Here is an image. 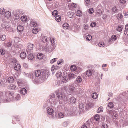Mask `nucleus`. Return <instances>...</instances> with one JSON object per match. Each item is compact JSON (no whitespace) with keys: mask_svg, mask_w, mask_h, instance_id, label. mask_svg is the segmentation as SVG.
<instances>
[{"mask_svg":"<svg viewBox=\"0 0 128 128\" xmlns=\"http://www.w3.org/2000/svg\"><path fill=\"white\" fill-rule=\"evenodd\" d=\"M34 78H33V82L36 84L38 82H42L45 80L47 74L45 72H42L39 70H36L34 73Z\"/></svg>","mask_w":128,"mask_h":128,"instance_id":"obj_1","label":"nucleus"},{"mask_svg":"<svg viewBox=\"0 0 128 128\" xmlns=\"http://www.w3.org/2000/svg\"><path fill=\"white\" fill-rule=\"evenodd\" d=\"M57 102L56 98L54 93L51 94L50 95L49 98L46 100L43 106V108L47 110L49 107L54 106Z\"/></svg>","mask_w":128,"mask_h":128,"instance_id":"obj_2","label":"nucleus"},{"mask_svg":"<svg viewBox=\"0 0 128 128\" xmlns=\"http://www.w3.org/2000/svg\"><path fill=\"white\" fill-rule=\"evenodd\" d=\"M6 95L1 96L0 97V102H8L13 101L14 99L12 98L11 92L8 91H5Z\"/></svg>","mask_w":128,"mask_h":128,"instance_id":"obj_3","label":"nucleus"},{"mask_svg":"<svg viewBox=\"0 0 128 128\" xmlns=\"http://www.w3.org/2000/svg\"><path fill=\"white\" fill-rule=\"evenodd\" d=\"M128 99V90L123 92L116 96V99L120 104H123L125 99Z\"/></svg>","mask_w":128,"mask_h":128,"instance_id":"obj_4","label":"nucleus"},{"mask_svg":"<svg viewBox=\"0 0 128 128\" xmlns=\"http://www.w3.org/2000/svg\"><path fill=\"white\" fill-rule=\"evenodd\" d=\"M55 93L56 96L55 95V94H54L57 100V98H58L59 103H64V100L63 98L61 92L60 90V89L57 90L55 92ZM54 94H55L54 93ZM57 101L58 100H57Z\"/></svg>","mask_w":128,"mask_h":128,"instance_id":"obj_5","label":"nucleus"},{"mask_svg":"<svg viewBox=\"0 0 128 128\" xmlns=\"http://www.w3.org/2000/svg\"><path fill=\"white\" fill-rule=\"evenodd\" d=\"M47 45L46 48H44V50L48 53H50L54 50L56 47V44H52L49 47H47Z\"/></svg>","mask_w":128,"mask_h":128,"instance_id":"obj_6","label":"nucleus"},{"mask_svg":"<svg viewBox=\"0 0 128 128\" xmlns=\"http://www.w3.org/2000/svg\"><path fill=\"white\" fill-rule=\"evenodd\" d=\"M102 8V7L101 6L98 5L96 9V14L98 16H100L102 14L103 11Z\"/></svg>","mask_w":128,"mask_h":128,"instance_id":"obj_7","label":"nucleus"},{"mask_svg":"<svg viewBox=\"0 0 128 128\" xmlns=\"http://www.w3.org/2000/svg\"><path fill=\"white\" fill-rule=\"evenodd\" d=\"M10 25L8 23L6 22H5L2 23L1 24V26L3 28L5 29L6 30H9Z\"/></svg>","mask_w":128,"mask_h":128,"instance_id":"obj_8","label":"nucleus"},{"mask_svg":"<svg viewBox=\"0 0 128 128\" xmlns=\"http://www.w3.org/2000/svg\"><path fill=\"white\" fill-rule=\"evenodd\" d=\"M114 104L112 102H109L107 106L106 107V109L108 110V112L109 113H111L112 110L110 109H112L114 107Z\"/></svg>","mask_w":128,"mask_h":128,"instance_id":"obj_9","label":"nucleus"},{"mask_svg":"<svg viewBox=\"0 0 128 128\" xmlns=\"http://www.w3.org/2000/svg\"><path fill=\"white\" fill-rule=\"evenodd\" d=\"M7 80L4 78L2 79H0V86L2 87L6 86L7 84Z\"/></svg>","mask_w":128,"mask_h":128,"instance_id":"obj_10","label":"nucleus"},{"mask_svg":"<svg viewBox=\"0 0 128 128\" xmlns=\"http://www.w3.org/2000/svg\"><path fill=\"white\" fill-rule=\"evenodd\" d=\"M66 72H61L60 71H58L56 73V76L57 78L60 79L62 78V77L64 76V74H65Z\"/></svg>","mask_w":128,"mask_h":128,"instance_id":"obj_11","label":"nucleus"},{"mask_svg":"<svg viewBox=\"0 0 128 128\" xmlns=\"http://www.w3.org/2000/svg\"><path fill=\"white\" fill-rule=\"evenodd\" d=\"M30 25L31 27H36L38 26V24L36 22L35 20L31 19L30 20Z\"/></svg>","mask_w":128,"mask_h":128,"instance_id":"obj_12","label":"nucleus"},{"mask_svg":"<svg viewBox=\"0 0 128 128\" xmlns=\"http://www.w3.org/2000/svg\"><path fill=\"white\" fill-rule=\"evenodd\" d=\"M64 103H60L59 104L57 107L56 108V109L57 111L58 112L60 111H62L63 108H64Z\"/></svg>","mask_w":128,"mask_h":128,"instance_id":"obj_13","label":"nucleus"},{"mask_svg":"<svg viewBox=\"0 0 128 128\" xmlns=\"http://www.w3.org/2000/svg\"><path fill=\"white\" fill-rule=\"evenodd\" d=\"M73 113L74 116L78 115H80V113L82 112L78 108H74L73 109Z\"/></svg>","mask_w":128,"mask_h":128,"instance_id":"obj_14","label":"nucleus"},{"mask_svg":"<svg viewBox=\"0 0 128 128\" xmlns=\"http://www.w3.org/2000/svg\"><path fill=\"white\" fill-rule=\"evenodd\" d=\"M8 89L11 90H14L18 89V87L15 85L12 84L9 85L8 87Z\"/></svg>","mask_w":128,"mask_h":128,"instance_id":"obj_15","label":"nucleus"},{"mask_svg":"<svg viewBox=\"0 0 128 128\" xmlns=\"http://www.w3.org/2000/svg\"><path fill=\"white\" fill-rule=\"evenodd\" d=\"M69 88L68 91L70 93H72L74 92L75 89V87L74 86V85H70L68 87Z\"/></svg>","mask_w":128,"mask_h":128,"instance_id":"obj_16","label":"nucleus"},{"mask_svg":"<svg viewBox=\"0 0 128 128\" xmlns=\"http://www.w3.org/2000/svg\"><path fill=\"white\" fill-rule=\"evenodd\" d=\"M68 75L69 77L68 78L69 80L75 78L76 77V74H74L71 72L68 73Z\"/></svg>","mask_w":128,"mask_h":128,"instance_id":"obj_17","label":"nucleus"},{"mask_svg":"<svg viewBox=\"0 0 128 128\" xmlns=\"http://www.w3.org/2000/svg\"><path fill=\"white\" fill-rule=\"evenodd\" d=\"M11 94L12 95V98H14V100H14H16V101L18 100H20L21 98V97L20 94H17L15 98H14V94L13 93L11 92Z\"/></svg>","mask_w":128,"mask_h":128,"instance_id":"obj_18","label":"nucleus"},{"mask_svg":"<svg viewBox=\"0 0 128 128\" xmlns=\"http://www.w3.org/2000/svg\"><path fill=\"white\" fill-rule=\"evenodd\" d=\"M67 75V73H66L64 74V76L62 77V78L61 79L63 81V83H66V82L68 81L69 80V78H68L67 77H66Z\"/></svg>","mask_w":128,"mask_h":128,"instance_id":"obj_19","label":"nucleus"},{"mask_svg":"<svg viewBox=\"0 0 128 128\" xmlns=\"http://www.w3.org/2000/svg\"><path fill=\"white\" fill-rule=\"evenodd\" d=\"M14 69L18 71L20 70L21 66L20 64H15L14 66Z\"/></svg>","mask_w":128,"mask_h":128,"instance_id":"obj_20","label":"nucleus"},{"mask_svg":"<svg viewBox=\"0 0 128 128\" xmlns=\"http://www.w3.org/2000/svg\"><path fill=\"white\" fill-rule=\"evenodd\" d=\"M82 80V78L80 76H78L76 78V80L74 82V83L75 84H77L78 83H80Z\"/></svg>","mask_w":128,"mask_h":128,"instance_id":"obj_21","label":"nucleus"},{"mask_svg":"<svg viewBox=\"0 0 128 128\" xmlns=\"http://www.w3.org/2000/svg\"><path fill=\"white\" fill-rule=\"evenodd\" d=\"M66 116L64 112H60L58 113V117L60 118H62Z\"/></svg>","mask_w":128,"mask_h":128,"instance_id":"obj_22","label":"nucleus"},{"mask_svg":"<svg viewBox=\"0 0 128 128\" xmlns=\"http://www.w3.org/2000/svg\"><path fill=\"white\" fill-rule=\"evenodd\" d=\"M24 74H25L28 77V78H30L32 80V81L33 82V78H34V75L33 74L32 75H31L29 74L26 73L25 72H23Z\"/></svg>","mask_w":128,"mask_h":128,"instance_id":"obj_23","label":"nucleus"},{"mask_svg":"<svg viewBox=\"0 0 128 128\" xmlns=\"http://www.w3.org/2000/svg\"><path fill=\"white\" fill-rule=\"evenodd\" d=\"M48 38L47 36H42V41L44 42L45 43L46 42V44H47L48 42Z\"/></svg>","mask_w":128,"mask_h":128,"instance_id":"obj_24","label":"nucleus"},{"mask_svg":"<svg viewBox=\"0 0 128 128\" xmlns=\"http://www.w3.org/2000/svg\"><path fill=\"white\" fill-rule=\"evenodd\" d=\"M34 47V45L33 44L30 43H29L28 44L27 48L28 50H33Z\"/></svg>","mask_w":128,"mask_h":128,"instance_id":"obj_25","label":"nucleus"},{"mask_svg":"<svg viewBox=\"0 0 128 128\" xmlns=\"http://www.w3.org/2000/svg\"><path fill=\"white\" fill-rule=\"evenodd\" d=\"M63 83V81L62 80L60 79V80L57 81L55 82L54 86H58Z\"/></svg>","mask_w":128,"mask_h":128,"instance_id":"obj_26","label":"nucleus"},{"mask_svg":"<svg viewBox=\"0 0 128 128\" xmlns=\"http://www.w3.org/2000/svg\"><path fill=\"white\" fill-rule=\"evenodd\" d=\"M69 102L72 104H75L76 102V99L73 97L70 98L69 99Z\"/></svg>","mask_w":128,"mask_h":128,"instance_id":"obj_27","label":"nucleus"},{"mask_svg":"<svg viewBox=\"0 0 128 128\" xmlns=\"http://www.w3.org/2000/svg\"><path fill=\"white\" fill-rule=\"evenodd\" d=\"M46 112L49 115H52L54 113V110L53 109L51 108H50L47 109Z\"/></svg>","mask_w":128,"mask_h":128,"instance_id":"obj_28","label":"nucleus"},{"mask_svg":"<svg viewBox=\"0 0 128 128\" xmlns=\"http://www.w3.org/2000/svg\"><path fill=\"white\" fill-rule=\"evenodd\" d=\"M24 30V27L23 26L20 25L18 26L17 27V30L18 32H22Z\"/></svg>","mask_w":128,"mask_h":128,"instance_id":"obj_29","label":"nucleus"},{"mask_svg":"<svg viewBox=\"0 0 128 128\" xmlns=\"http://www.w3.org/2000/svg\"><path fill=\"white\" fill-rule=\"evenodd\" d=\"M92 71L93 70H87L86 72V74L88 76H90L92 74Z\"/></svg>","mask_w":128,"mask_h":128,"instance_id":"obj_30","label":"nucleus"},{"mask_svg":"<svg viewBox=\"0 0 128 128\" xmlns=\"http://www.w3.org/2000/svg\"><path fill=\"white\" fill-rule=\"evenodd\" d=\"M20 56L22 59H25L26 56V53L24 52H21L20 54Z\"/></svg>","mask_w":128,"mask_h":128,"instance_id":"obj_31","label":"nucleus"},{"mask_svg":"<svg viewBox=\"0 0 128 128\" xmlns=\"http://www.w3.org/2000/svg\"><path fill=\"white\" fill-rule=\"evenodd\" d=\"M14 78L12 76H10L8 78L7 81L10 83H12L14 82Z\"/></svg>","mask_w":128,"mask_h":128,"instance_id":"obj_32","label":"nucleus"},{"mask_svg":"<svg viewBox=\"0 0 128 128\" xmlns=\"http://www.w3.org/2000/svg\"><path fill=\"white\" fill-rule=\"evenodd\" d=\"M84 104L83 103H80L79 105V108H78L82 111H83L84 110Z\"/></svg>","mask_w":128,"mask_h":128,"instance_id":"obj_33","label":"nucleus"},{"mask_svg":"<svg viewBox=\"0 0 128 128\" xmlns=\"http://www.w3.org/2000/svg\"><path fill=\"white\" fill-rule=\"evenodd\" d=\"M20 93L22 94L25 95L27 93V90L24 88H23L21 89Z\"/></svg>","mask_w":128,"mask_h":128,"instance_id":"obj_34","label":"nucleus"},{"mask_svg":"<svg viewBox=\"0 0 128 128\" xmlns=\"http://www.w3.org/2000/svg\"><path fill=\"white\" fill-rule=\"evenodd\" d=\"M5 16L7 18H8L10 17L11 15L10 12L9 11L5 13Z\"/></svg>","mask_w":128,"mask_h":128,"instance_id":"obj_35","label":"nucleus"},{"mask_svg":"<svg viewBox=\"0 0 128 128\" xmlns=\"http://www.w3.org/2000/svg\"><path fill=\"white\" fill-rule=\"evenodd\" d=\"M86 40L87 41H89L92 39V36L90 34H88L86 36Z\"/></svg>","mask_w":128,"mask_h":128,"instance_id":"obj_36","label":"nucleus"},{"mask_svg":"<svg viewBox=\"0 0 128 128\" xmlns=\"http://www.w3.org/2000/svg\"><path fill=\"white\" fill-rule=\"evenodd\" d=\"M74 13L72 12H70L67 13V14L69 18H72L73 17Z\"/></svg>","mask_w":128,"mask_h":128,"instance_id":"obj_37","label":"nucleus"},{"mask_svg":"<svg viewBox=\"0 0 128 128\" xmlns=\"http://www.w3.org/2000/svg\"><path fill=\"white\" fill-rule=\"evenodd\" d=\"M67 113L68 114V115L69 116H74L73 113V109L71 111H70L69 110L67 111Z\"/></svg>","mask_w":128,"mask_h":128,"instance_id":"obj_38","label":"nucleus"},{"mask_svg":"<svg viewBox=\"0 0 128 128\" xmlns=\"http://www.w3.org/2000/svg\"><path fill=\"white\" fill-rule=\"evenodd\" d=\"M20 20L22 22H24L27 21V18L26 16H24L21 17Z\"/></svg>","mask_w":128,"mask_h":128,"instance_id":"obj_39","label":"nucleus"},{"mask_svg":"<svg viewBox=\"0 0 128 128\" xmlns=\"http://www.w3.org/2000/svg\"><path fill=\"white\" fill-rule=\"evenodd\" d=\"M34 58V56L32 54L30 53L29 54H28V58L30 60H32Z\"/></svg>","mask_w":128,"mask_h":128,"instance_id":"obj_40","label":"nucleus"},{"mask_svg":"<svg viewBox=\"0 0 128 128\" xmlns=\"http://www.w3.org/2000/svg\"><path fill=\"white\" fill-rule=\"evenodd\" d=\"M38 28L36 27H34L33 28L32 30V32L34 34H37L38 32Z\"/></svg>","mask_w":128,"mask_h":128,"instance_id":"obj_41","label":"nucleus"},{"mask_svg":"<svg viewBox=\"0 0 128 128\" xmlns=\"http://www.w3.org/2000/svg\"><path fill=\"white\" fill-rule=\"evenodd\" d=\"M37 57L38 59H41L43 57V55L41 53H39L37 55Z\"/></svg>","mask_w":128,"mask_h":128,"instance_id":"obj_42","label":"nucleus"},{"mask_svg":"<svg viewBox=\"0 0 128 128\" xmlns=\"http://www.w3.org/2000/svg\"><path fill=\"white\" fill-rule=\"evenodd\" d=\"M92 97L94 99H96L98 97V94L96 92H94L92 94Z\"/></svg>","mask_w":128,"mask_h":128,"instance_id":"obj_43","label":"nucleus"},{"mask_svg":"<svg viewBox=\"0 0 128 128\" xmlns=\"http://www.w3.org/2000/svg\"><path fill=\"white\" fill-rule=\"evenodd\" d=\"M55 18V20L58 22H59L61 20V17L59 15L56 16Z\"/></svg>","mask_w":128,"mask_h":128,"instance_id":"obj_44","label":"nucleus"},{"mask_svg":"<svg viewBox=\"0 0 128 128\" xmlns=\"http://www.w3.org/2000/svg\"><path fill=\"white\" fill-rule=\"evenodd\" d=\"M76 16L80 17L82 16V12L80 10H78L76 12Z\"/></svg>","mask_w":128,"mask_h":128,"instance_id":"obj_45","label":"nucleus"},{"mask_svg":"<svg viewBox=\"0 0 128 128\" xmlns=\"http://www.w3.org/2000/svg\"><path fill=\"white\" fill-rule=\"evenodd\" d=\"M70 122L68 120L66 121L63 122V126H64L66 127L68 125Z\"/></svg>","mask_w":128,"mask_h":128,"instance_id":"obj_46","label":"nucleus"},{"mask_svg":"<svg viewBox=\"0 0 128 128\" xmlns=\"http://www.w3.org/2000/svg\"><path fill=\"white\" fill-rule=\"evenodd\" d=\"M103 110V108L102 106H100L99 107L97 110V112L98 113H99L100 112H102Z\"/></svg>","mask_w":128,"mask_h":128,"instance_id":"obj_47","label":"nucleus"},{"mask_svg":"<svg viewBox=\"0 0 128 128\" xmlns=\"http://www.w3.org/2000/svg\"><path fill=\"white\" fill-rule=\"evenodd\" d=\"M69 25L66 23H64L63 24L62 26L64 29H67Z\"/></svg>","mask_w":128,"mask_h":128,"instance_id":"obj_48","label":"nucleus"},{"mask_svg":"<svg viewBox=\"0 0 128 128\" xmlns=\"http://www.w3.org/2000/svg\"><path fill=\"white\" fill-rule=\"evenodd\" d=\"M94 118L96 121H98L100 120V115L98 114H96L94 116Z\"/></svg>","mask_w":128,"mask_h":128,"instance_id":"obj_49","label":"nucleus"},{"mask_svg":"<svg viewBox=\"0 0 128 128\" xmlns=\"http://www.w3.org/2000/svg\"><path fill=\"white\" fill-rule=\"evenodd\" d=\"M58 12L56 10H54L52 12V15L53 16H56L58 15Z\"/></svg>","mask_w":128,"mask_h":128,"instance_id":"obj_50","label":"nucleus"},{"mask_svg":"<svg viewBox=\"0 0 128 128\" xmlns=\"http://www.w3.org/2000/svg\"><path fill=\"white\" fill-rule=\"evenodd\" d=\"M49 40L52 44H56L54 41V38H52V37L50 38Z\"/></svg>","mask_w":128,"mask_h":128,"instance_id":"obj_51","label":"nucleus"},{"mask_svg":"<svg viewBox=\"0 0 128 128\" xmlns=\"http://www.w3.org/2000/svg\"><path fill=\"white\" fill-rule=\"evenodd\" d=\"M6 37L5 35L4 34L0 36V38L2 41H4L6 38Z\"/></svg>","mask_w":128,"mask_h":128,"instance_id":"obj_52","label":"nucleus"},{"mask_svg":"<svg viewBox=\"0 0 128 128\" xmlns=\"http://www.w3.org/2000/svg\"><path fill=\"white\" fill-rule=\"evenodd\" d=\"M5 10L4 9L2 8H0V14H3L5 13Z\"/></svg>","mask_w":128,"mask_h":128,"instance_id":"obj_53","label":"nucleus"},{"mask_svg":"<svg viewBox=\"0 0 128 128\" xmlns=\"http://www.w3.org/2000/svg\"><path fill=\"white\" fill-rule=\"evenodd\" d=\"M112 11L114 13H116L118 12V10L117 9L116 6L113 7L112 9Z\"/></svg>","mask_w":128,"mask_h":128,"instance_id":"obj_54","label":"nucleus"},{"mask_svg":"<svg viewBox=\"0 0 128 128\" xmlns=\"http://www.w3.org/2000/svg\"><path fill=\"white\" fill-rule=\"evenodd\" d=\"M122 28L121 26H119L118 27L116 28V30L117 31L120 32L122 30Z\"/></svg>","mask_w":128,"mask_h":128,"instance_id":"obj_55","label":"nucleus"},{"mask_svg":"<svg viewBox=\"0 0 128 128\" xmlns=\"http://www.w3.org/2000/svg\"><path fill=\"white\" fill-rule=\"evenodd\" d=\"M96 22H93L90 24V26L92 27H94L96 26Z\"/></svg>","mask_w":128,"mask_h":128,"instance_id":"obj_56","label":"nucleus"},{"mask_svg":"<svg viewBox=\"0 0 128 128\" xmlns=\"http://www.w3.org/2000/svg\"><path fill=\"white\" fill-rule=\"evenodd\" d=\"M64 62V60L62 59H60L57 62V64L58 65H60L62 63Z\"/></svg>","mask_w":128,"mask_h":128,"instance_id":"obj_57","label":"nucleus"},{"mask_svg":"<svg viewBox=\"0 0 128 128\" xmlns=\"http://www.w3.org/2000/svg\"><path fill=\"white\" fill-rule=\"evenodd\" d=\"M108 127V125L106 124H105L104 123H103L102 124V128H107Z\"/></svg>","mask_w":128,"mask_h":128,"instance_id":"obj_58","label":"nucleus"},{"mask_svg":"<svg viewBox=\"0 0 128 128\" xmlns=\"http://www.w3.org/2000/svg\"><path fill=\"white\" fill-rule=\"evenodd\" d=\"M89 27V26L88 25L84 24V29L85 30H86L88 29Z\"/></svg>","mask_w":128,"mask_h":128,"instance_id":"obj_59","label":"nucleus"},{"mask_svg":"<svg viewBox=\"0 0 128 128\" xmlns=\"http://www.w3.org/2000/svg\"><path fill=\"white\" fill-rule=\"evenodd\" d=\"M70 68L71 70H72L73 71H74L76 69V66L72 65L71 66Z\"/></svg>","mask_w":128,"mask_h":128,"instance_id":"obj_60","label":"nucleus"},{"mask_svg":"<svg viewBox=\"0 0 128 128\" xmlns=\"http://www.w3.org/2000/svg\"><path fill=\"white\" fill-rule=\"evenodd\" d=\"M21 12L20 10H16V14L19 15V16L21 15Z\"/></svg>","mask_w":128,"mask_h":128,"instance_id":"obj_61","label":"nucleus"},{"mask_svg":"<svg viewBox=\"0 0 128 128\" xmlns=\"http://www.w3.org/2000/svg\"><path fill=\"white\" fill-rule=\"evenodd\" d=\"M5 53V50L3 49L0 50V54L1 55H4Z\"/></svg>","mask_w":128,"mask_h":128,"instance_id":"obj_62","label":"nucleus"},{"mask_svg":"<svg viewBox=\"0 0 128 128\" xmlns=\"http://www.w3.org/2000/svg\"><path fill=\"white\" fill-rule=\"evenodd\" d=\"M14 119L16 121L20 120L19 117L17 115H16L14 116Z\"/></svg>","mask_w":128,"mask_h":128,"instance_id":"obj_63","label":"nucleus"},{"mask_svg":"<svg viewBox=\"0 0 128 128\" xmlns=\"http://www.w3.org/2000/svg\"><path fill=\"white\" fill-rule=\"evenodd\" d=\"M112 38L113 41H115L117 38V37L116 35H113L111 37Z\"/></svg>","mask_w":128,"mask_h":128,"instance_id":"obj_64","label":"nucleus"}]
</instances>
